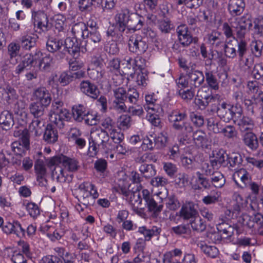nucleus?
Here are the masks:
<instances>
[{"instance_id": "1", "label": "nucleus", "mask_w": 263, "mask_h": 263, "mask_svg": "<svg viewBox=\"0 0 263 263\" xmlns=\"http://www.w3.org/2000/svg\"><path fill=\"white\" fill-rule=\"evenodd\" d=\"M90 139L88 151L92 156L97 155L99 151L107 153L112 148L109 143L108 134L104 129L96 130L91 132Z\"/></svg>"}, {"instance_id": "2", "label": "nucleus", "mask_w": 263, "mask_h": 263, "mask_svg": "<svg viewBox=\"0 0 263 263\" xmlns=\"http://www.w3.org/2000/svg\"><path fill=\"white\" fill-rule=\"evenodd\" d=\"M63 102L60 100H54L52 103L49 120L58 128L64 127V122L68 121L69 112L67 109L63 108Z\"/></svg>"}, {"instance_id": "3", "label": "nucleus", "mask_w": 263, "mask_h": 263, "mask_svg": "<svg viewBox=\"0 0 263 263\" xmlns=\"http://www.w3.org/2000/svg\"><path fill=\"white\" fill-rule=\"evenodd\" d=\"M134 91L137 90L134 88H129L126 91L124 88L119 87L113 90L114 99L112 102V108L114 109L119 112H126L127 110V105L125 102L127 104L128 103L129 95Z\"/></svg>"}, {"instance_id": "4", "label": "nucleus", "mask_w": 263, "mask_h": 263, "mask_svg": "<svg viewBox=\"0 0 263 263\" xmlns=\"http://www.w3.org/2000/svg\"><path fill=\"white\" fill-rule=\"evenodd\" d=\"M63 46L64 54L67 52L73 57L76 58L79 55L80 52L84 53L87 51V41L83 40L79 43L75 37H67Z\"/></svg>"}, {"instance_id": "5", "label": "nucleus", "mask_w": 263, "mask_h": 263, "mask_svg": "<svg viewBox=\"0 0 263 263\" xmlns=\"http://www.w3.org/2000/svg\"><path fill=\"white\" fill-rule=\"evenodd\" d=\"M232 26L234 32L236 34V39L243 40L246 34L252 26L251 20L246 17L242 16L235 19L232 22Z\"/></svg>"}, {"instance_id": "6", "label": "nucleus", "mask_w": 263, "mask_h": 263, "mask_svg": "<svg viewBox=\"0 0 263 263\" xmlns=\"http://www.w3.org/2000/svg\"><path fill=\"white\" fill-rule=\"evenodd\" d=\"M238 51V66L242 72L250 71L254 63V58L252 55H247L248 52L247 44L242 43L239 47Z\"/></svg>"}, {"instance_id": "7", "label": "nucleus", "mask_w": 263, "mask_h": 263, "mask_svg": "<svg viewBox=\"0 0 263 263\" xmlns=\"http://www.w3.org/2000/svg\"><path fill=\"white\" fill-rule=\"evenodd\" d=\"M41 55L42 53L39 49H35L33 54L32 53L25 54L21 62L16 67L15 73L19 74L25 69L31 70V68L34 67V64L41 58Z\"/></svg>"}, {"instance_id": "8", "label": "nucleus", "mask_w": 263, "mask_h": 263, "mask_svg": "<svg viewBox=\"0 0 263 263\" xmlns=\"http://www.w3.org/2000/svg\"><path fill=\"white\" fill-rule=\"evenodd\" d=\"M178 41L183 47H187L193 42L196 43L197 37H193L186 25L182 24L179 25L176 29Z\"/></svg>"}, {"instance_id": "9", "label": "nucleus", "mask_w": 263, "mask_h": 263, "mask_svg": "<svg viewBox=\"0 0 263 263\" xmlns=\"http://www.w3.org/2000/svg\"><path fill=\"white\" fill-rule=\"evenodd\" d=\"M128 103H127V110L133 116H141L144 114L142 105L139 98L138 91H134L132 94L129 95Z\"/></svg>"}, {"instance_id": "10", "label": "nucleus", "mask_w": 263, "mask_h": 263, "mask_svg": "<svg viewBox=\"0 0 263 263\" xmlns=\"http://www.w3.org/2000/svg\"><path fill=\"white\" fill-rule=\"evenodd\" d=\"M128 44L129 51L137 54L144 53L148 48V44L145 39L140 35L135 34L132 36Z\"/></svg>"}, {"instance_id": "11", "label": "nucleus", "mask_w": 263, "mask_h": 263, "mask_svg": "<svg viewBox=\"0 0 263 263\" xmlns=\"http://www.w3.org/2000/svg\"><path fill=\"white\" fill-rule=\"evenodd\" d=\"M21 139L11 144V149L17 155H22L29 149V134L27 130L22 132Z\"/></svg>"}, {"instance_id": "12", "label": "nucleus", "mask_w": 263, "mask_h": 263, "mask_svg": "<svg viewBox=\"0 0 263 263\" xmlns=\"http://www.w3.org/2000/svg\"><path fill=\"white\" fill-rule=\"evenodd\" d=\"M178 213L179 217L184 220L193 219L199 216L197 205L193 202L183 203Z\"/></svg>"}, {"instance_id": "13", "label": "nucleus", "mask_w": 263, "mask_h": 263, "mask_svg": "<svg viewBox=\"0 0 263 263\" xmlns=\"http://www.w3.org/2000/svg\"><path fill=\"white\" fill-rule=\"evenodd\" d=\"M242 43L247 44L245 40H238L234 37V40H229L226 42L223 47L224 55L229 59H234L236 57L239 50V47Z\"/></svg>"}, {"instance_id": "14", "label": "nucleus", "mask_w": 263, "mask_h": 263, "mask_svg": "<svg viewBox=\"0 0 263 263\" xmlns=\"http://www.w3.org/2000/svg\"><path fill=\"white\" fill-rule=\"evenodd\" d=\"M32 17L34 20V26H36L37 28L43 32L49 30L48 17L43 11H32Z\"/></svg>"}, {"instance_id": "15", "label": "nucleus", "mask_w": 263, "mask_h": 263, "mask_svg": "<svg viewBox=\"0 0 263 263\" xmlns=\"http://www.w3.org/2000/svg\"><path fill=\"white\" fill-rule=\"evenodd\" d=\"M141 194L143 199L145 202V205L147 206L148 210L151 212H153L156 215H157L162 211L163 206V205L157 203L148 190L146 189L143 190Z\"/></svg>"}, {"instance_id": "16", "label": "nucleus", "mask_w": 263, "mask_h": 263, "mask_svg": "<svg viewBox=\"0 0 263 263\" xmlns=\"http://www.w3.org/2000/svg\"><path fill=\"white\" fill-rule=\"evenodd\" d=\"M243 219L244 221H246L244 224L250 229L259 230L263 228V215L261 213H257L251 216L245 215Z\"/></svg>"}, {"instance_id": "17", "label": "nucleus", "mask_w": 263, "mask_h": 263, "mask_svg": "<svg viewBox=\"0 0 263 263\" xmlns=\"http://www.w3.org/2000/svg\"><path fill=\"white\" fill-rule=\"evenodd\" d=\"M130 11L127 9L122 10L115 16L116 27L121 33L126 31Z\"/></svg>"}, {"instance_id": "18", "label": "nucleus", "mask_w": 263, "mask_h": 263, "mask_svg": "<svg viewBox=\"0 0 263 263\" xmlns=\"http://www.w3.org/2000/svg\"><path fill=\"white\" fill-rule=\"evenodd\" d=\"M80 89L83 93L93 99H96L100 94L98 87L89 80L81 81L80 84Z\"/></svg>"}, {"instance_id": "19", "label": "nucleus", "mask_w": 263, "mask_h": 263, "mask_svg": "<svg viewBox=\"0 0 263 263\" xmlns=\"http://www.w3.org/2000/svg\"><path fill=\"white\" fill-rule=\"evenodd\" d=\"M196 65L192 66L191 70L186 73L189 82L195 87H200L204 82V77L202 71L196 70Z\"/></svg>"}, {"instance_id": "20", "label": "nucleus", "mask_w": 263, "mask_h": 263, "mask_svg": "<svg viewBox=\"0 0 263 263\" xmlns=\"http://www.w3.org/2000/svg\"><path fill=\"white\" fill-rule=\"evenodd\" d=\"M3 230L6 234H13L20 237L24 236L25 233V229L17 220H13L12 222H6L3 227Z\"/></svg>"}, {"instance_id": "21", "label": "nucleus", "mask_w": 263, "mask_h": 263, "mask_svg": "<svg viewBox=\"0 0 263 263\" xmlns=\"http://www.w3.org/2000/svg\"><path fill=\"white\" fill-rule=\"evenodd\" d=\"M232 105L225 102L219 103L217 107L218 116L226 122L232 120L234 116V110H232Z\"/></svg>"}, {"instance_id": "22", "label": "nucleus", "mask_w": 263, "mask_h": 263, "mask_svg": "<svg viewBox=\"0 0 263 263\" xmlns=\"http://www.w3.org/2000/svg\"><path fill=\"white\" fill-rule=\"evenodd\" d=\"M175 130L179 132V141L183 142L188 140L194 132L193 127L189 122H182L180 125H177Z\"/></svg>"}, {"instance_id": "23", "label": "nucleus", "mask_w": 263, "mask_h": 263, "mask_svg": "<svg viewBox=\"0 0 263 263\" xmlns=\"http://www.w3.org/2000/svg\"><path fill=\"white\" fill-rule=\"evenodd\" d=\"M233 178L235 183L241 188L247 187L252 181L250 174L243 168L236 172Z\"/></svg>"}, {"instance_id": "24", "label": "nucleus", "mask_w": 263, "mask_h": 263, "mask_svg": "<svg viewBox=\"0 0 263 263\" xmlns=\"http://www.w3.org/2000/svg\"><path fill=\"white\" fill-rule=\"evenodd\" d=\"M127 25L126 33L129 30L133 31L141 29L144 25V18L137 13H130Z\"/></svg>"}, {"instance_id": "25", "label": "nucleus", "mask_w": 263, "mask_h": 263, "mask_svg": "<svg viewBox=\"0 0 263 263\" xmlns=\"http://www.w3.org/2000/svg\"><path fill=\"white\" fill-rule=\"evenodd\" d=\"M228 154L226 151L221 149L213 154V159L211 160L210 163L217 169L221 165L228 166Z\"/></svg>"}, {"instance_id": "26", "label": "nucleus", "mask_w": 263, "mask_h": 263, "mask_svg": "<svg viewBox=\"0 0 263 263\" xmlns=\"http://www.w3.org/2000/svg\"><path fill=\"white\" fill-rule=\"evenodd\" d=\"M5 93L6 95L5 97V100L8 104L14 103L15 106L16 107L17 106L18 109H19L20 108H24L23 102L21 101L17 100L18 96L14 88L9 86H7L5 89Z\"/></svg>"}, {"instance_id": "27", "label": "nucleus", "mask_w": 263, "mask_h": 263, "mask_svg": "<svg viewBox=\"0 0 263 263\" xmlns=\"http://www.w3.org/2000/svg\"><path fill=\"white\" fill-rule=\"evenodd\" d=\"M34 97L41 104L47 107L51 101V95L49 92L44 87L37 88L34 92Z\"/></svg>"}, {"instance_id": "28", "label": "nucleus", "mask_w": 263, "mask_h": 263, "mask_svg": "<svg viewBox=\"0 0 263 263\" xmlns=\"http://www.w3.org/2000/svg\"><path fill=\"white\" fill-rule=\"evenodd\" d=\"M216 226L218 232L222 233L225 238L231 237L234 234V231H236L238 235L241 233V232L236 226H231L223 220H221V222L217 223Z\"/></svg>"}, {"instance_id": "29", "label": "nucleus", "mask_w": 263, "mask_h": 263, "mask_svg": "<svg viewBox=\"0 0 263 263\" xmlns=\"http://www.w3.org/2000/svg\"><path fill=\"white\" fill-rule=\"evenodd\" d=\"M187 117L185 111L178 109L172 110L168 115V118L170 122L172 123V127L174 129L177 125L182 123Z\"/></svg>"}, {"instance_id": "30", "label": "nucleus", "mask_w": 263, "mask_h": 263, "mask_svg": "<svg viewBox=\"0 0 263 263\" xmlns=\"http://www.w3.org/2000/svg\"><path fill=\"white\" fill-rule=\"evenodd\" d=\"M182 255V251L178 248L166 252L163 255V263H182L180 261Z\"/></svg>"}, {"instance_id": "31", "label": "nucleus", "mask_w": 263, "mask_h": 263, "mask_svg": "<svg viewBox=\"0 0 263 263\" xmlns=\"http://www.w3.org/2000/svg\"><path fill=\"white\" fill-rule=\"evenodd\" d=\"M245 3L243 0H230L228 10L232 16L240 15L244 11Z\"/></svg>"}, {"instance_id": "32", "label": "nucleus", "mask_w": 263, "mask_h": 263, "mask_svg": "<svg viewBox=\"0 0 263 263\" xmlns=\"http://www.w3.org/2000/svg\"><path fill=\"white\" fill-rule=\"evenodd\" d=\"M38 37L35 35H26L21 37L20 39L21 46L25 50H31L36 48V42Z\"/></svg>"}, {"instance_id": "33", "label": "nucleus", "mask_w": 263, "mask_h": 263, "mask_svg": "<svg viewBox=\"0 0 263 263\" xmlns=\"http://www.w3.org/2000/svg\"><path fill=\"white\" fill-rule=\"evenodd\" d=\"M0 124L3 129L8 130L14 124L13 115L8 110H4L0 114Z\"/></svg>"}, {"instance_id": "34", "label": "nucleus", "mask_w": 263, "mask_h": 263, "mask_svg": "<svg viewBox=\"0 0 263 263\" xmlns=\"http://www.w3.org/2000/svg\"><path fill=\"white\" fill-rule=\"evenodd\" d=\"M244 144L253 151H256L258 147V141L256 135L252 132L246 133L242 138Z\"/></svg>"}, {"instance_id": "35", "label": "nucleus", "mask_w": 263, "mask_h": 263, "mask_svg": "<svg viewBox=\"0 0 263 263\" xmlns=\"http://www.w3.org/2000/svg\"><path fill=\"white\" fill-rule=\"evenodd\" d=\"M193 142L199 147H203L207 145L208 137L206 133L201 129L194 130L192 134Z\"/></svg>"}, {"instance_id": "36", "label": "nucleus", "mask_w": 263, "mask_h": 263, "mask_svg": "<svg viewBox=\"0 0 263 263\" xmlns=\"http://www.w3.org/2000/svg\"><path fill=\"white\" fill-rule=\"evenodd\" d=\"M161 231V229L157 226H153L148 229L146 227H140L138 229V232L142 234L145 241H149L153 236H158Z\"/></svg>"}, {"instance_id": "37", "label": "nucleus", "mask_w": 263, "mask_h": 263, "mask_svg": "<svg viewBox=\"0 0 263 263\" xmlns=\"http://www.w3.org/2000/svg\"><path fill=\"white\" fill-rule=\"evenodd\" d=\"M42 58L40 60L39 68L42 71L49 72L52 67L53 66L54 61L52 56L49 54H45L41 55Z\"/></svg>"}, {"instance_id": "38", "label": "nucleus", "mask_w": 263, "mask_h": 263, "mask_svg": "<svg viewBox=\"0 0 263 263\" xmlns=\"http://www.w3.org/2000/svg\"><path fill=\"white\" fill-rule=\"evenodd\" d=\"M237 125L242 132H251L255 127L254 121L247 116H243L237 120Z\"/></svg>"}, {"instance_id": "39", "label": "nucleus", "mask_w": 263, "mask_h": 263, "mask_svg": "<svg viewBox=\"0 0 263 263\" xmlns=\"http://www.w3.org/2000/svg\"><path fill=\"white\" fill-rule=\"evenodd\" d=\"M210 176V178H208L209 189L211 188L212 186L216 188H221L224 185L226 179L223 174L220 172L215 171V172Z\"/></svg>"}, {"instance_id": "40", "label": "nucleus", "mask_w": 263, "mask_h": 263, "mask_svg": "<svg viewBox=\"0 0 263 263\" xmlns=\"http://www.w3.org/2000/svg\"><path fill=\"white\" fill-rule=\"evenodd\" d=\"M71 32L75 38L82 37L85 39L88 36L87 27L84 23L79 22L75 24L72 27Z\"/></svg>"}, {"instance_id": "41", "label": "nucleus", "mask_w": 263, "mask_h": 263, "mask_svg": "<svg viewBox=\"0 0 263 263\" xmlns=\"http://www.w3.org/2000/svg\"><path fill=\"white\" fill-rule=\"evenodd\" d=\"M232 199L234 202L233 205V215L235 214L236 216L239 214L241 208L246 205L247 200L237 192H235L233 194Z\"/></svg>"}, {"instance_id": "42", "label": "nucleus", "mask_w": 263, "mask_h": 263, "mask_svg": "<svg viewBox=\"0 0 263 263\" xmlns=\"http://www.w3.org/2000/svg\"><path fill=\"white\" fill-rule=\"evenodd\" d=\"M72 116L74 120L77 122H82L86 114V107L82 104L76 105L72 108Z\"/></svg>"}, {"instance_id": "43", "label": "nucleus", "mask_w": 263, "mask_h": 263, "mask_svg": "<svg viewBox=\"0 0 263 263\" xmlns=\"http://www.w3.org/2000/svg\"><path fill=\"white\" fill-rule=\"evenodd\" d=\"M58 132L54 129L52 125L48 124L44 134V139L49 143H53L58 140Z\"/></svg>"}, {"instance_id": "44", "label": "nucleus", "mask_w": 263, "mask_h": 263, "mask_svg": "<svg viewBox=\"0 0 263 263\" xmlns=\"http://www.w3.org/2000/svg\"><path fill=\"white\" fill-rule=\"evenodd\" d=\"M45 107L40 103L35 102L30 104L29 110L35 118H42L44 115Z\"/></svg>"}, {"instance_id": "45", "label": "nucleus", "mask_w": 263, "mask_h": 263, "mask_svg": "<svg viewBox=\"0 0 263 263\" xmlns=\"http://www.w3.org/2000/svg\"><path fill=\"white\" fill-rule=\"evenodd\" d=\"M44 125V122L42 118H35L29 126V130L30 132L34 133L36 136L41 134L42 127Z\"/></svg>"}, {"instance_id": "46", "label": "nucleus", "mask_w": 263, "mask_h": 263, "mask_svg": "<svg viewBox=\"0 0 263 263\" xmlns=\"http://www.w3.org/2000/svg\"><path fill=\"white\" fill-rule=\"evenodd\" d=\"M62 164L69 172H75L79 167V161L76 159L65 156H63Z\"/></svg>"}, {"instance_id": "47", "label": "nucleus", "mask_w": 263, "mask_h": 263, "mask_svg": "<svg viewBox=\"0 0 263 263\" xmlns=\"http://www.w3.org/2000/svg\"><path fill=\"white\" fill-rule=\"evenodd\" d=\"M223 125L218 119L211 117L207 119V127L210 131L215 134L220 133Z\"/></svg>"}, {"instance_id": "48", "label": "nucleus", "mask_w": 263, "mask_h": 263, "mask_svg": "<svg viewBox=\"0 0 263 263\" xmlns=\"http://www.w3.org/2000/svg\"><path fill=\"white\" fill-rule=\"evenodd\" d=\"M63 45V43L61 40L52 37L49 39L46 42V49L51 53L60 50Z\"/></svg>"}, {"instance_id": "49", "label": "nucleus", "mask_w": 263, "mask_h": 263, "mask_svg": "<svg viewBox=\"0 0 263 263\" xmlns=\"http://www.w3.org/2000/svg\"><path fill=\"white\" fill-rule=\"evenodd\" d=\"M52 176L56 178L57 181L61 183L65 182L68 178V174L67 172L60 166L54 167L52 171Z\"/></svg>"}, {"instance_id": "50", "label": "nucleus", "mask_w": 263, "mask_h": 263, "mask_svg": "<svg viewBox=\"0 0 263 263\" xmlns=\"http://www.w3.org/2000/svg\"><path fill=\"white\" fill-rule=\"evenodd\" d=\"M139 171L145 178H150L156 174L155 166L152 164H143L139 167Z\"/></svg>"}, {"instance_id": "51", "label": "nucleus", "mask_w": 263, "mask_h": 263, "mask_svg": "<svg viewBox=\"0 0 263 263\" xmlns=\"http://www.w3.org/2000/svg\"><path fill=\"white\" fill-rule=\"evenodd\" d=\"M205 81L211 89L216 90L219 89V84L216 77L211 71L207 70L205 72Z\"/></svg>"}, {"instance_id": "52", "label": "nucleus", "mask_w": 263, "mask_h": 263, "mask_svg": "<svg viewBox=\"0 0 263 263\" xmlns=\"http://www.w3.org/2000/svg\"><path fill=\"white\" fill-rule=\"evenodd\" d=\"M250 48L252 53L256 58L261 55L263 43L260 40H254L251 42Z\"/></svg>"}, {"instance_id": "53", "label": "nucleus", "mask_w": 263, "mask_h": 263, "mask_svg": "<svg viewBox=\"0 0 263 263\" xmlns=\"http://www.w3.org/2000/svg\"><path fill=\"white\" fill-rule=\"evenodd\" d=\"M118 127L120 129L126 130L132 125V118L127 115H122L118 119Z\"/></svg>"}, {"instance_id": "54", "label": "nucleus", "mask_w": 263, "mask_h": 263, "mask_svg": "<svg viewBox=\"0 0 263 263\" xmlns=\"http://www.w3.org/2000/svg\"><path fill=\"white\" fill-rule=\"evenodd\" d=\"M129 201L133 206H139L141 205L143 197L139 191L130 192L129 196Z\"/></svg>"}, {"instance_id": "55", "label": "nucleus", "mask_w": 263, "mask_h": 263, "mask_svg": "<svg viewBox=\"0 0 263 263\" xmlns=\"http://www.w3.org/2000/svg\"><path fill=\"white\" fill-rule=\"evenodd\" d=\"M200 248L203 252L211 258H216L219 254V251L215 246L204 244L201 245Z\"/></svg>"}, {"instance_id": "56", "label": "nucleus", "mask_w": 263, "mask_h": 263, "mask_svg": "<svg viewBox=\"0 0 263 263\" xmlns=\"http://www.w3.org/2000/svg\"><path fill=\"white\" fill-rule=\"evenodd\" d=\"M158 26L159 30L164 33H170L174 28L173 25L168 18L159 20Z\"/></svg>"}, {"instance_id": "57", "label": "nucleus", "mask_w": 263, "mask_h": 263, "mask_svg": "<svg viewBox=\"0 0 263 263\" xmlns=\"http://www.w3.org/2000/svg\"><path fill=\"white\" fill-rule=\"evenodd\" d=\"M190 220V224L193 230L201 232L205 229L206 225L198 216Z\"/></svg>"}, {"instance_id": "58", "label": "nucleus", "mask_w": 263, "mask_h": 263, "mask_svg": "<svg viewBox=\"0 0 263 263\" xmlns=\"http://www.w3.org/2000/svg\"><path fill=\"white\" fill-rule=\"evenodd\" d=\"M34 170L36 177L42 178L46 174V168L44 161L41 159H37L34 164Z\"/></svg>"}, {"instance_id": "59", "label": "nucleus", "mask_w": 263, "mask_h": 263, "mask_svg": "<svg viewBox=\"0 0 263 263\" xmlns=\"http://www.w3.org/2000/svg\"><path fill=\"white\" fill-rule=\"evenodd\" d=\"M166 206L170 210L176 211L180 206V203L175 196L171 195L166 199Z\"/></svg>"}, {"instance_id": "60", "label": "nucleus", "mask_w": 263, "mask_h": 263, "mask_svg": "<svg viewBox=\"0 0 263 263\" xmlns=\"http://www.w3.org/2000/svg\"><path fill=\"white\" fill-rule=\"evenodd\" d=\"M197 176V182L199 185L197 187H195V189L200 190L201 187L205 189H209V182L208 181V178L204 176V174L201 173L200 172L196 173Z\"/></svg>"}, {"instance_id": "61", "label": "nucleus", "mask_w": 263, "mask_h": 263, "mask_svg": "<svg viewBox=\"0 0 263 263\" xmlns=\"http://www.w3.org/2000/svg\"><path fill=\"white\" fill-rule=\"evenodd\" d=\"M220 197V193L216 192L204 196L202 201L206 205L213 204L219 201Z\"/></svg>"}, {"instance_id": "62", "label": "nucleus", "mask_w": 263, "mask_h": 263, "mask_svg": "<svg viewBox=\"0 0 263 263\" xmlns=\"http://www.w3.org/2000/svg\"><path fill=\"white\" fill-rule=\"evenodd\" d=\"M101 125L102 128L107 132H110L114 131V129L116 128L115 123L110 117H106L102 120L101 122Z\"/></svg>"}, {"instance_id": "63", "label": "nucleus", "mask_w": 263, "mask_h": 263, "mask_svg": "<svg viewBox=\"0 0 263 263\" xmlns=\"http://www.w3.org/2000/svg\"><path fill=\"white\" fill-rule=\"evenodd\" d=\"M228 165L229 164L231 167H234L238 165L242 162L241 155L238 153H232L228 155Z\"/></svg>"}, {"instance_id": "64", "label": "nucleus", "mask_w": 263, "mask_h": 263, "mask_svg": "<svg viewBox=\"0 0 263 263\" xmlns=\"http://www.w3.org/2000/svg\"><path fill=\"white\" fill-rule=\"evenodd\" d=\"M252 74L255 79L263 81V63H256L252 70Z\"/></svg>"}]
</instances>
